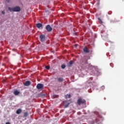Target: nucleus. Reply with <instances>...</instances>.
Instances as JSON below:
<instances>
[{"mask_svg":"<svg viewBox=\"0 0 124 124\" xmlns=\"http://www.w3.org/2000/svg\"><path fill=\"white\" fill-rule=\"evenodd\" d=\"M7 2H9L10 0H6Z\"/></svg>","mask_w":124,"mask_h":124,"instance_id":"nucleus-22","label":"nucleus"},{"mask_svg":"<svg viewBox=\"0 0 124 124\" xmlns=\"http://www.w3.org/2000/svg\"><path fill=\"white\" fill-rule=\"evenodd\" d=\"M42 27V24L41 23H38L36 24V27L38 28H40Z\"/></svg>","mask_w":124,"mask_h":124,"instance_id":"nucleus-9","label":"nucleus"},{"mask_svg":"<svg viewBox=\"0 0 124 124\" xmlns=\"http://www.w3.org/2000/svg\"><path fill=\"white\" fill-rule=\"evenodd\" d=\"M78 105L79 106H80L81 104H86V101L84 99H83L81 97L79 98V99L78 100L77 102Z\"/></svg>","mask_w":124,"mask_h":124,"instance_id":"nucleus-1","label":"nucleus"},{"mask_svg":"<svg viewBox=\"0 0 124 124\" xmlns=\"http://www.w3.org/2000/svg\"><path fill=\"white\" fill-rule=\"evenodd\" d=\"M58 81L59 82H62L63 81V78H58Z\"/></svg>","mask_w":124,"mask_h":124,"instance_id":"nucleus-11","label":"nucleus"},{"mask_svg":"<svg viewBox=\"0 0 124 124\" xmlns=\"http://www.w3.org/2000/svg\"><path fill=\"white\" fill-rule=\"evenodd\" d=\"M14 93L15 95H17L18 94H19L20 93V92H18V91L16 90L14 92Z\"/></svg>","mask_w":124,"mask_h":124,"instance_id":"nucleus-10","label":"nucleus"},{"mask_svg":"<svg viewBox=\"0 0 124 124\" xmlns=\"http://www.w3.org/2000/svg\"><path fill=\"white\" fill-rule=\"evenodd\" d=\"M69 105H70V103H68L67 104L65 105H64V108H67V107L69 106Z\"/></svg>","mask_w":124,"mask_h":124,"instance_id":"nucleus-15","label":"nucleus"},{"mask_svg":"<svg viewBox=\"0 0 124 124\" xmlns=\"http://www.w3.org/2000/svg\"><path fill=\"white\" fill-rule=\"evenodd\" d=\"M73 63H74V62H73V61H70L69 62V63L68 64V66H69V67H71V65H72V64H73Z\"/></svg>","mask_w":124,"mask_h":124,"instance_id":"nucleus-12","label":"nucleus"},{"mask_svg":"<svg viewBox=\"0 0 124 124\" xmlns=\"http://www.w3.org/2000/svg\"><path fill=\"white\" fill-rule=\"evenodd\" d=\"M28 115V113L27 112H25L24 113L23 117L25 118V117H27Z\"/></svg>","mask_w":124,"mask_h":124,"instance_id":"nucleus-13","label":"nucleus"},{"mask_svg":"<svg viewBox=\"0 0 124 124\" xmlns=\"http://www.w3.org/2000/svg\"><path fill=\"white\" fill-rule=\"evenodd\" d=\"M10 124V123H9V122H7V123H6V124Z\"/></svg>","mask_w":124,"mask_h":124,"instance_id":"nucleus-21","label":"nucleus"},{"mask_svg":"<svg viewBox=\"0 0 124 124\" xmlns=\"http://www.w3.org/2000/svg\"><path fill=\"white\" fill-rule=\"evenodd\" d=\"M40 38L41 42H44L46 39L45 35L44 34L41 35L40 36Z\"/></svg>","mask_w":124,"mask_h":124,"instance_id":"nucleus-4","label":"nucleus"},{"mask_svg":"<svg viewBox=\"0 0 124 124\" xmlns=\"http://www.w3.org/2000/svg\"><path fill=\"white\" fill-rule=\"evenodd\" d=\"M46 30H47V31L50 32L52 31V28L50 27L49 25H48L46 26Z\"/></svg>","mask_w":124,"mask_h":124,"instance_id":"nucleus-3","label":"nucleus"},{"mask_svg":"<svg viewBox=\"0 0 124 124\" xmlns=\"http://www.w3.org/2000/svg\"><path fill=\"white\" fill-rule=\"evenodd\" d=\"M21 112L22 110L21 109H18L16 111V113L17 114H19L21 113Z\"/></svg>","mask_w":124,"mask_h":124,"instance_id":"nucleus-8","label":"nucleus"},{"mask_svg":"<svg viewBox=\"0 0 124 124\" xmlns=\"http://www.w3.org/2000/svg\"><path fill=\"white\" fill-rule=\"evenodd\" d=\"M20 11V8L19 7H16L13 8V12H18Z\"/></svg>","mask_w":124,"mask_h":124,"instance_id":"nucleus-5","label":"nucleus"},{"mask_svg":"<svg viewBox=\"0 0 124 124\" xmlns=\"http://www.w3.org/2000/svg\"><path fill=\"white\" fill-rule=\"evenodd\" d=\"M65 67H66V66H65V65H64V64L62 65V69L65 68Z\"/></svg>","mask_w":124,"mask_h":124,"instance_id":"nucleus-17","label":"nucleus"},{"mask_svg":"<svg viewBox=\"0 0 124 124\" xmlns=\"http://www.w3.org/2000/svg\"><path fill=\"white\" fill-rule=\"evenodd\" d=\"M8 10H9L10 12L13 11V8H10V7H9V8H8Z\"/></svg>","mask_w":124,"mask_h":124,"instance_id":"nucleus-16","label":"nucleus"},{"mask_svg":"<svg viewBox=\"0 0 124 124\" xmlns=\"http://www.w3.org/2000/svg\"><path fill=\"white\" fill-rule=\"evenodd\" d=\"M68 97L69 98H71V95L67 94H66V95H65V98L67 99Z\"/></svg>","mask_w":124,"mask_h":124,"instance_id":"nucleus-14","label":"nucleus"},{"mask_svg":"<svg viewBox=\"0 0 124 124\" xmlns=\"http://www.w3.org/2000/svg\"><path fill=\"white\" fill-rule=\"evenodd\" d=\"M1 13H2L3 15H4V14H5V12H4V11H3L1 12Z\"/></svg>","mask_w":124,"mask_h":124,"instance_id":"nucleus-20","label":"nucleus"},{"mask_svg":"<svg viewBox=\"0 0 124 124\" xmlns=\"http://www.w3.org/2000/svg\"><path fill=\"white\" fill-rule=\"evenodd\" d=\"M77 45H75V47H77Z\"/></svg>","mask_w":124,"mask_h":124,"instance_id":"nucleus-23","label":"nucleus"},{"mask_svg":"<svg viewBox=\"0 0 124 124\" xmlns=\"http://www.w3.org/2000/svg\"><path fill=\"white\" fill-rule=\"evenodd\" d=\"M31 82L30 81H26L25 82V83L24 84V86H29L31 85Z\"/></svg>","mask_w":124,"mask_h":124,"instance_id":"nucleus-6","label":"nucleus"},{"mask_svg":"<svg viewBox=\"0 0 124 124\" xmlns=\"http://www.w3.org/2000/svg\"><path fill=\"white\" fill-rule=\"evenodd\" d=\"M99 21H100V24H102L103 23V22L100 19H99Z\"/></svg>","mask_w":124,"mask_h":124,"instance_id":"nucleus-19","label":"nucleus"},{"mask_svg":"<svg viewBox=\"0 0 124 124\" xmlns=\"http://www.w3.org/2000/svg\"><path fill=\"white\" fill-rule=\"evenodd\" d=\"M84 52L89 53L90 52L89 50L86 47L83 49Z\"/></svg>","mask_w":124,"mask_h":124,"instance_id":"nucleus-7","label":"nucleus"},{"mask_svg":"<svg viewBox=\"0 0 124 124\" xmlns=\"http://www.w3.org/2000/svg\"><path fill=\"white\" fill-rule=\"evenodd\" d=\"M46 69L49 70V68H50V67H49V66H46Z\"/></svg>","mask_w":124,"mask_h":124,"instance_id":"nucleus-18","label":"nucleus"},{"mask_svg":"<svg viewBox=\"0 0 124 124\" xmlns=\"http://www.w3.org/2000/svg\"><path fill=\"white\" fill-rule=\"evenodd\" d=\"M36 88L38 89H41V90H43L44 89V85L42 84L41 83H39L36 86Z\"/></svg>","mask_w":124,"mask_h":124,"instance_id":"nucleus-2","label":"nucleus"}]
</instances>
